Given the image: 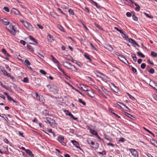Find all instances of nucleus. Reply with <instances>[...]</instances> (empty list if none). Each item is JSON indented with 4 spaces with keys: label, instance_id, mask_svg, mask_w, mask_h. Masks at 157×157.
Instances as JSON below:
<instances>
[{
    "label": "nucleus",
    "instance_id": "nucleus-34",
    "mask_svg": "<svg viewBox=\"0 0 157 157\" xmlns=\"http://www.w3.org/2000/svg\"><path fill=\"white\" fill-rule=\"evenodd\" d=\"M132 56L133 59V60L134 61L136 62L137 60V58L136 56V55L134 54H133L132 55Z\"/></svg>",
    "mask_w": 157,
    "mask_h": 157
},
{
    "label": "nucleus",
    "instance_id": "nucleus-60",
    "mask_svg": "<svg viewBox=\"0 0 157 157\" xmlns=\"http://www.w3.org/2000/svg\"><path fill=\"white\" fill-rule=\"evenodd\" d=\"M146 66V65L145 63H143L141 65V67L142 69H144L145 68Z\"/></svg>",
    "mask_w": 157,
    "mask_h": 157
},
{
    "label": "nucleus",
    "instance_id": "nucleus-6",
    "mask_svg": "<svg viewBox=\"0 0 157 157\" xmlns=\"http://www.w3.org/2000/svg\"><path fill=\"white\" fill-rule=\"evenodd\" d=\"M57 140L63 146L66 145V143L64 142V138L63 136L59 135L58 137Z\"/></svg>",
    "mask_w": 157,
    "mask_h": 157
},
{
    "label": "nucleus",
    "instance_id": "nucleus-46",
    "mask_svg": "<svg viewBox=\"0 0 157 157\" xmlns=\"http://www.w3.org/2000/svg\"><path fill=\"white\" fill-rule=\"evenodd\" d=\"M83 90L85 91L86 92H87L88 91V90H89L88 88L89 87L87 86H84V88H83L82 87Z\"/></svg>",
    "mask_w": 157,
    "mask_h": 157
},
{
    "label": "nucleus",
    "instance_id": "nucleus-17",
    "mask_svg": "<svg viewBox=\"0 0 157 157\" xmlns=\"http://www.w3.org/2000/svg\"><path fill=\"white\" fill-rule=\"evenodd\" d=\"M102 90L103 92L106 95L109 96L110 94V92L109 91H108L106 89L104 88H102Z\"/></svg>",
    "mask_w": 157,
    "mask_h": 157
},
{
    "label": "nucleus",
    "instance_id": "nucleus-9",
    "mask_svg": "<svg viewBox=\"0 0 157 157\" xmlns=\"http://www.w3.org/2000/svg\"><path fill=\"white\" fill-rule=\"evenodd\" d=\"M35 94L37 100L39 101L43 102L44 100L43 97L42 96L39 95L36 92Z\"/></svg>",
    "mask_w": 157,
    "mask_h": 157
},
{
    "label": "nucleus",
    "instance_id": "nucleus-25",
    "mask_svg": "<svg viewBox=\"0 0 157 157\" xmlns=\"http://www.w3.org/2000/svg\"><path fill=\"white\" fill-rule=\"evenodd\" d=\"M28 38L30 40L33 41L34 43H35V44H34V45H36L37 43L36 41V40L35 39L32 37L31 36H28Z\"/></svg>",
    "mask_w": 157,
    "mask_h": 157
},
{
    "label": "nucleus",
    "instance_id": "nucleus-47",
    "mask_svg": "<svg viewBox=\"0 0 157 157\" xmlns=\"http://www.w3.org/2000/svg\"><path fill=\"white\" fill-rule=\"evenodd\" d=\"M22 81L25 83H28V79L27 77H25L24 78Z\"/></svg>",
    "mask_w": 157,
    "mask_h": 157
},
{
    "label": "nucleus",
    "instance_id": "nucleus-29",
    "mask_svg": "<svg viewBox=\"0 0 157 157\" xmlns=\"http://www.w3.org/2000/svg\"><path fill=\"white\" fill-rule=\"evenodd\" d=\"M90 132V133L96 136L98 134L97 132L95 131L92 129H89Z\"/></svg>",
    "mask_w": 157,
    "mask_h": 157
},
{
    "label": "nucleus",
    "instance_id": "nucleus-41",
    "mask_svg": "<svg viewBox=\"0 0 157 157\" xmlns=\"http://www.w3.org/2000/svg\"><path fill=\"white\" fill-rule=\"evenodd\" d=\"M152 82L153 83H154V86H152V87L153 88L157 90V83H156L155 82H154V81H152Z\"/></svg>",
    "mask_w": 157,
    "mask_h": 157
},
{
    "label": "nucleus",
    "instance_id": "nucleus-40",
    "mask_svg": "<svg viewBox=\"0 0 157 157\" xmlns=\"http://www.w3.org/2000/svg\"><path fill=\"white\" fill-rule=\"evenodd\" d=\"M57 27L61 31L63 32L65 31L61 25H57Z\"/></svg>",
    "mask_w": 157,
    "mask_h": 157
},
{
    "label": "nucleus",
    "instance_id": "nucleus-54",
    "mask_svg": "<svg viewBox=\"0 0 157 157\" xmlns=\"http://www.w3.org/2000/svg\"><path fill=\"white\" fill-rule=\"evenodd\" d=\"M37 56L42 59L44 58V57L42 55L39 53H38Z\"/></svg>",
    "mask_w": 157,
    "mask_h": 157
},
{
    "label": "nucleus",
    "instance_id": "nucleus-1",
    "mask_svg": "<svg viewBox=\"0 0 157 157\" xmlns=\"http://www.w3.org/2000/svg\"><path fill=\"white\" fill-rule=\"evenodd\" d=\"M47 86L49 89L50 91L52 92L54 94H56L57 93L58 89L56 85L53 84L48 85Z\"/></svg>",
    "mask_w": 157,
    "mask_h": 157
},
{
    "label": "nucleus",
    "instance_id": "nucleus-32",
    "mask_svg": "<svg viewBox=\"0 0 157 157\" xmlns=\"http://www.w3.org/2000/svg\"><path fill=\"white\" fill-rule=\"evenodd\" d=\"M134 4L136 7L135 8V10L137 11H138L140 10V7L136 3H135Z\"/></svg>",
    "mask_w": 157,
    "mask_h": 157
},
{
    "label": "nucleus",
    "instance_id": "nucleus-5",
    "mask_svg": "<svg viewBox=\"0 0 157 157\" xmlns=\"http://www.w3.org/2000/svg\"><path fill=\"white\" fill-rule=\"evenodd\" d=\"M129 150L133 157H138L139 153L136 150L133 148H130Z\"/></svg>",
    "mask_w": 157,
    "mask_h": 157
},
{
    "label": "nucleus",
    "instance_id": "nucleus-38",
    "mask_svg": "<svg viewBox=\"0 0 157 157\" xmlns=\"http://www.w3.org/2000/svg\"><path fill=\"white\" fill-rule=\"evenodd\" d=\"M30 64L31 63L28 60L25 59V65L26 66L30 65Z\"/></svg>",
    "mask_w": 157,
    "mask_h": 157
},
{
    "label": "nucleus",
    "instance_id": "nucleus-7",
    "mask_svg": "<svg viewBox=\"0 0 157 157\" xmlns=\"http://www.w3.org/2000/svg\"><path fill=\"white\" fill-rule=\"evenodd\" d=\"M24 25L29 31H33V28L32 26L28 22H27L25 23Z\"/></svg>",
    "mask_w": 157,
    "mask_h": 157
},
{
    "label": "nucleus",
    "instance_id": "nucleus-63",
    "mask_svg": "<svg viewBox=\"0 0 157 157\" xmlns=\"http://www.w3.org/2000/svg\"><path fill=\"white\" fill-rule=\"evenodd\" d=\"M132 70L134 73H136L137 72V70L136 69L133 67H132L131 68Z\"/></svg>",
    "mask_w": 157,
    "mask_h": 157
},
{
    "label": "nucleus",
    "instance_id": "nucleus-50",
    "mask_svg": "<svg viewBox=\"0 0 157 157\" xmlns=\"http://www.w3.org/2000/svg\"><path fill=\"white\" fill-rule=\"evenodd\" d=\"M5 67L6 69L7 70H8L9 71L11 72V69H10V67H9V66L8 65H7V64H5Z\"/></svg>",
    "mask_w": 157,
    "mask_h": 157
},
{
    "label": "nucleus",
    "instance_id": "nucleus-3",
    "mask_svg": "<svg viewBox=\"0 0 157 157\" xmlns=\"http://www.w3.org/2000/svg\"><path fill=\"white\" fill-rule=\"evenodd\" d=\"M46 119L51 127H54L55 126L56 122L54 120L49 117H46Z\"/></svg>",
    "mask_w": 157,
    "mask_h": 157
},
{
    "label": "nucleus",
    "instance_id": "nucleus-13",
    "mask_svg": "<svg viewBox=\"0 0 157 157\" xmlns=\"http://www.w3.org/2000/svg\"><path fill=\"white\" fill-rule=\"evenodd\" d=\"M127 40H128L130 43H131L133 44H135L138 47L139 46L138 44L136 41H135L132 38H128V39Z\"/></svg>",
    "mask_w": 157,
    "mask_h": 157
},
{
    "label": "nucleus",
    "instance_id": "nucleus-20",
    "mask_svg": "<svg viewBox=\"0 0 157 157\" xmlns=\"http://www.w3.org/2000/svg\"><path fill=\"white\" fill-rule=\"evenodd\" d=\"M51 56L52 57V60L54 63H56L58 65L60 64V63L55 58H54L52 55H51Z\"/></svg>",
    "mask_w": 157,
    "mask_h": 157
},
{
    "label": "nucleus",
    "instance_id": "nucleus-16",
    "mask_svg": "<svg viewBox=\"0 0 157 157\" xmlns=\"http://www.w3.org/2000/svg\"><path fill=\"white\" fill-rule=\"evenodd\" d=\"M25 152L32 157H33L34 155L33 154L32 151L30 150L27 149L25 151Z\"/></svg>",
    "mask_w": 157,
    "mask_h": 157
},
{
    "label": "nucleus",
    "instance_id": "nucleus-21",
    "mask_svg": "<svg viewBox=\"0 0 157 157\" xmlns=\"http://www.w3.org/2000/svg\"><path fill=\"white\" fill-rule=\"evenodd\" d=\"M97 76L99 78H106L107 77L104 74L101 73V72H98V75H97Z\"/></svg>",
    "mask_w": 157,
    "mask_h": 157
},
{
    "label": "nucleus",
    "instance_id": "nucleus-22",
    "mask_svg": "<svg viewBox=\"0 0 157 157\" xmlns=\"http://www.w3.org/2000/svg\"><path fill=\"white\" fill-rule=\"evenodd\" d=\"M57 67L59 70L63 73V75L64 76H66L67 78H70V77L66 74L65 73V72H64L63 70L62 69H61L58 66Z\"/></svg>",
    "mask_w": 157,
    "mask_h": 157
},
{
    "label": "nucleus",
    "instance_id": "nucleus-33",
    "mask_svg": "<svg viewBox=\"0 0 157 157\" xmlns=\"http://www.w3.org/2000/svg\"><path fill=\"white\" fill-rule=\"evenodd\" d=\"M2 71L3 72L4 75L5 76H7L8 77L10 75V74L8 73L5 70H2Z\"/></svg>",
    "mask_w": 157,
    "mask_h": 157
},
{
    "label": "nucleus",
    "instance_id": "nucleus-59",
    "mask_svg": "<svg viewBox=\"0 0 157 157\" xmlns=\"http://www.w3.org/2000/svg\"><path fill=\"white\" fill-rule=\"evenodd\" d=\"M69 116L71 117V118H72L73 120H76L77 119V118L76 117H75L71 113L70 115Z\"/></svg>",
    "mask_w": 157,
    "mask_h": 157
},
{
    "label": "nucleus",
    "instance_id": "nucleus-23",
    "mask_svg": "<svg viewBox=\"0 0 157 157\" xmlns=\"http://www.w3.org/2000/svg\"><path fill=\"white\" fill-rule=\"evenodd\" d=\"M2 52L4 54L6 57L10 56L6 52V50L4 48H3L2 49Z\"/></svg>",
    "mask_w": 157,
    "mask_h": 157
},
{
    "label": "nucleus",
    "instance_id": "nucleus-55",
    "mask_svg": "<svg viewBox=\"0 0 157 157\" xmlns=\"http://www.w3.org/2000/svg\"><path fill=\"white\" fill-rule=\"evenodd\" d=\"M40 72L42 74H43L44 75H45L46 74V72L44 71V70H41L40 71Z\"/></svg>",
    "mask_w": 157,
    "mask_h": 157
},
{
    "label": "nucleus",
    "instance_id": "nucleus-64",
    "mask_svg": "<svg viewBox=\"0 0 157 157\" xmlns=\"http://www.w3.org/2000/svg\"><path fill=\"white\" fill-rule=\"evenodd\" d=\"M125 141V139L123 137L121 138L119 140V141L121 142H124Z\"/></svg>",
    "mask_w": 157,
    "mask_h": 157
},
{
    "label": "nucleus",
    "instance_id": "nucleus-45",
    "mask_svg": "<svg viewBox=\"0 0 157 157\" xmlns=\"http://www.w3.org/2000/svg\"><path fill=\"white\" fill-rule=\"evenodd\" d=\"M144 14L145 15V16H146L148 18H153V17L152 16H151V15L149 16L148 14H147V13L145 12L144 13Z\"/></svg>",
    "mask_w": 157,
    "mask_h": 157
},
{
    "label": "nucleus",
    "instance_id": "nucleus-26",
    "mask_svg": "<svg viewBox=\"0 0 157 157\" xmlns=\"http://www.w3.org/2000/svg\"><path fill=\"white\" fill-rule=\"evenodd\" d=\"M12 11L13 13L16 15H20V13L19 11L13 8L12 10Z\"/></svg>",
    "mask_w": 157,
    "mask_h": 157
},
{
    "label": "nucleus",
    "instance_id": "nucleus-27",
    "mask_svg": "<svg viewBox=\"0 0 157 157\" xmlns=\"http://www.w3.org/2000/svg\"><path fill=\"white\" fill-rule=\"evenodd\" d=\"M151 144L154 146L157 147V142L153 139L151 140Z\"/></svg>",
    "mask_w": 157,
    "mask_h": 157
},
{
    "label": "nucleus",
    "instance_id": "nucleus-11",
    "mask_svg": "<svg viewBox=\"0 0 157 157\" xmlns=\"http://www.w3.org/2000/svg\"><path fill=\"white\" fill-rule=\"evenodd\" d=\"M111 84L112 86L111 90L115 93H118L119 91V90L118 87L116 86L113 83H111Z\"/></svg>",
    "mask_w": 157,
    "mask_h": 157
},
{
    "label": "nucleus",
    "instance_id": "nucleus-30",
    "mask_svg": "<svg viewBox=\"0 0 157 157\" xmlns=\"http://www.w3.org/2000/svg\"><path fill=\"white\" fill-rule=\"evenodd\" d=\"M87 143L89 145L91 144L93 146L95 144L94 142L89 139H87Z\"/></svg>",
    "mask_w": 157,
    "mask_h": 157
},
{
    "label": "nucleus",
    "instance_id": "nucleus-35",
    "mask_svg": "<svg viewBox=\"0 0 157 157\" xmlns=\"http://www.w3.org/2000/svg\"><path fill=\"white\" fill-rule=\"evenodd\" d=\"M137 54L138 56H140L142 58H144L145 57V55L140 52H137Z\"/></svg>",
    "mask_w": 157,
    "mask_h": 157
},
{
    "label": "nucleus",
    "instance_id": "nucleus-4",
    "mask_svg": "<svg viewBox=\"0 0 157 157\" xmlns=\"http://www.w3.org/2000/svg\"><path fill=\"white\" fill-rule=\"evenodd\" d=\"M8 30L9 32L13 35H15L16 34L17 30L14 26L12 25H10Z\"/></svg>",
    "mask_w": 157,
    "mask_h": 157
},
{
    "label": "nucleus",
    "instance_id": "nucleus-24",
    "mask_svg": "<svg viewBox=\"0 0 157 157\" xmlns=\"http://www.w3.org/2000/svg\"><path fill=\"white\" fill-rule=\"evenodd\" d=\"M2 21L4 25H7L10 23V22L6 18H4L2 20Z\"/></svg>",
    "mask_w": 157,
    "mask_h": 157
},
{
    "label": "nucleus",
    "instance_id": "nucleus-61",
    "mask_svg": "<svg viewBox=\"0 0 157 157\" xmlns=\"http://www.w3.org/2000/svg\"><path fill=\"white\" fill-rule=\"evenodd\" d=\"M64 112L67 115H68L69 116L71 114V113L69 112L68 110H65L64 111Z\"/></svg>",
    "mask_w": 157,
    "mask_h": 157
},
{
    "label": "nucleus",
    "instance_id": "nucleus-10",
    "mask_svg": "<svg viewBox=\"0 0 157 157\" xmlns=\"http://www.w3.org/2000/svg\"><path fill=\"white\" fill-rule=\"evenodd\" d=\"M71 142L74 145L75 147L77 148H78L82 151H83L79 147V144L77 142L74 140H72L71 141Z\"/></svg>",
    "mask_w": 157,
    "mask_h": 157
},
{
    "label": "nucleus",
    "instance_id": "nucleus-56",
    "mask_svg": "<svg viewBox=\"0 0 157 157\" xmlns=\"http://www.w3.org/2000/svg\"><path fill=\"white\" fill-rule=\"evenodd\" d=\"M148 72L151 74H153L155 72V70L151 68L149 70Z\"/></svg>",
    "mask_w": 157,
    "mask_h": 157
},
{
    "label": "nucleus",
    "instance_id": "nucleus-48",
    "mask_svg": "<svg viewBox=\"0 0 157 157\" xmlns=\"http://www.w3.org/2000/svg\"><path fill=\"white\" fill-rule=\"evenodd\" d=\"M68 12L71 15H74V12L73 10L71 9H69L68 10Z\"/></svg>",
    "mask_w": 157,
    "mask_h": 157
},
{
    "label": "nucleus",
    "instance_id": "nucleus-53",
    "mask_svg": "<svg viewBox=\"0 0 157 157\" xmlns=\"http://www.w3.org/2000/svg\"><path fill=\"white\" fill-rule=\"evenodd\" d=\"M132 17L133 19L135 21H137L138 20V18L134 15L132 16Z\"/></svg>",
    "mask_w": 157,
    "mask_h": 157
},
{
    "label": "nucleus",
    "instance_id": "nucleus-49",
    "mask_svg": "<svg viewBox=\"0 0 157 157\" xmlns=\"http://www.w3.org/2000/svg\"><path fill=\"white\" fill-rule=\"evenodd\" d=\"M75 63L79 67H81L82 66V64L80 62L76 61Z\"/></svg>",
    "mask_w": 157,
    "mask_h": 157
},
{
    "label": "nucleus",
    "instance_id": "nucleus-62",
    "mask_svg": "<svg viewBox=\"0 0 157 157\" xmlns=\"http://www.w3.org/2000/svg\"><path fill=\"white\" fill-rule=\"evenodd\" d=\"M108 49L109 50V51H112L113 50V48L111 46L108 45Z\"/></svg>",
    "mask_w": 157,
    "mask_h": 157
},
{
    "label": "nucleus",
    "instance_id": "nucleus-31",
    "mask_svg": "<svg viewBox=\"0 0 157 157\" xmlns=\"http://www.w3.org/2000/svg\"><path fill=\"white\" fill-rule=\"evenodd\" d=\"M46 131L48 132L49 133H51L52 134L53 136L54 137L55 136V135L54 132H52V129L51 128H47L46 130Z\"/></svg>",
    "mask_w": 157,
    "mask_h": 157
},
{
    "label": "nucleus",
    "instance_id": "nucleus-37",
    "mask_svg": "<svg viewBox=\"0 0 157 157\" xmlns=\"http://www.w3.org/2000/svg\"><path fill=\"white\" fill-rule=\"evenodd\" d=\"M151 55L154 57H157V54L153 51H151Z\"/></svg>",
    "mask_w": 157,
    "mask_h": 157
},
{
    "label": "nucleus",
    "instance_id": "nucleus-15",
    "mask_svg": "<svg viewBox=\"0 0 157 157\" xmlns=\"http://www.w3.org/2000/svg\"><path fill=\"white\" fill-rule=\"evenodd\" d=\"M90 2L92 4H93L94 6H95L97 7V8L98 9L100 8L101 6L98 5L97 2L94 1L93 0H90Z\"/></svg>",
    "mask_w": 157,
    "mask_h": 157
},
{
    "label": "nucleus",
    "instance_id": "nucleus-28",
    "mask_svg": "<svg viewBox=\"0 0 157 157\" xmlns=\"http://www.w3.org/2000/svg\"><path fill=\"white\" fill-rule=\"evenodd\" d=\"M121 36L124 38L125 40H127L128 39V36L126 35L123 32L121 34Z\"/></svg>",
    "mask_w": 157,
    "mask_h": 157
},
{
    "label": "nucleus",
    "instance_id": "nucleus-44",
    "mask_svg": "<svg viewBox=\"0 0 157 157\" xmlns=\"http://www.w3.org/2000/svg\"><path fill=\"white\" fill-rule=\"evenodd\" d=\"M84 56L86 58L90 60V61H91V59L89 58V55L87 53H85L84 54Z\"/></svg>",
    "mask_w": 157,
    "mask_h": 157
},
{
    "label": "nucleus",
    "instance_id": "nucleus-18",
    "mask_svg": "<svg viewBox=\"0 0 157 157\" xmlns=\"http://www.w3.org/2000/svg\"><path fill=\"white\" fill-rule=\"evenodd\" d=\"M87 92L86 94L89 96L91 98L94 97L93 92L92 91L89 90Z\"/></svg>",
    "mask_w": 157,
    "mask_h": 157
},
{
    "label": "nucleus",
    "instance_id": "nucleus-52",
    "mask_svg": "<svg viewBox=\"0 0 157 157\" xmlns=\"http://www.w3.org/2000/svg\"><path fill=\"white\" fill-rule=\"evenodd\" d=\"M3 9L6 12H9V9L7 7H4Z\"/></svg>",
    "mask_w": 157,
    "mask_h": 157
},
{
    "label": "nucleus",
    "instance_id": "nucleus-2",
    "mask_svg": "<svg viewBox=\"0 0 157 157\" xmlns=\"http://www.w3.org/2000/svg\"><path fill=\"white\" fill-rule=\"evenodd\" d=\"M63 65L65 67L67 68L68 69H72V68H70V67H74V69L73 70V71H76L78 70V69L74 65H72L71 63L67 62H63Z\"/></svg>",
    "mask_w": 157,
    "mask_h": 157
},
{
    "label": "nucleus",
    "instance_id": "nucleus-57",
    "mask_svg": "<svg viewBox=\"0 0 157 157\" xmlns=\"http://www.w3.org/2000/svg\"><path fill=\"white\" fill-rule=\"evenodd\" d=\"M90 46H91V48L94 49V50H95V51H97V49L91 43H90Z\"/></svg>",
    "mask_w": 157,
    "mask_h": 157
},
{
    "label": "nucleus",
    "instance_id": "nucleus-58",
    "mask_svg": "<svg viewBox=\"0 0 157 157\" xmlns=\"http://www.w3.org/2000/svg\"><path fill=\"white\" fill-rule=\"evenodd\" d=\"M100 94L103 98H105V99H107V98L104 95V94L102 93L101 91H100L99 92Z\"/></svg>",
    "mask_w": 157,
    "mask_h": 157
},
{
    "label": "nucleus",
    "instance_id": "nucleus-39",
    "mask_svg": "<svg viewBox=\"0 0 157 157\" xmlns=\"http://www.w3.org/2000/svg\"><path fill=\"white\" fill-rule=\"evenodd\" d=\"M8 77L10 78L13 82H15L16 81V79L14 77L11 76L10 75Z\"/></svg>",
    "mask_w": 157,
    "mask_h": 157
},
{
    "label": "nucleus",
    "instance_id": "nucleus-51",
    "mask_svg": "<svg viewBox=\"0 0 157 157\" xmlns=\"http://www.w3.org/2000/svg\"><path fill=\"white\" fill-rule=\"evenodd\" d=\"M127 94L128 95V97H129V98H130L132 100H135V98H134L133 96H132V95H131V94H129L128 93Z\"/></svg>",
    "mask_w": 157,
    "mask_h": 157
},
{
    "label": "nucleus",
    "instance_id": "nucleus-43",
    "mask_svg": "<svg viewBox=\"0 0 157 157\" xmlns=\"http://www.w3.org/2000/svg\"><path fill=\"white\" fill-rule=\"evenodd\" d=\"M78 101L80 103H81L83 105H86V103L85 102L82 100L81 99L79 98L78 100Z\"/></svg>",
    "mask_w": 157,
    "mask_h": 157
},
{
    "label": "nucleus",
    "instance_id": "nucleus-14",
    "mask_svg": "<svg viewBox=\"0 0 157 157\" xmlns=\"http://www.w3.org/2000/svg\"><path fill=\"white\" fill-rule=\"evenodd\" d=\"M90 2L92 4H93L94 6H95L97 7V8L98 9L100 8L101 6L98 5L97 2L94 1L93 0H90Z\"/></svg>",
    "mask_w": 157,
    "mask_h": 157
},
{
    "label": "nucleus",
    "instance_id": "nucleus-12",
    "mask_svg": "<svg viewBox=\"0 0 157 157\" xmlns=\"http://www.w3.org/2000/svg\"><path fill=\"white\" fill-rule=\"evenodd\" d=\"M118 59L122 61L123 62L125 63V62H124V60L128 63V62L127 59L125 58L124 56L122 55H119V57Z\"/></svg>",
    "mask_w": 157,
    "mask_h": 157
},
{
    "label": "nucleus",
    "instance_id": "nucleus-36",
    "mask_svg": "<svg viewBox=\"0 0 157 157\" xmlns=\"http://www.w3.org/2000/svg\"><path fill=\"white\" fill-rule=\"evenodd\" d=\"M27 48L31 52L34 51L33 48L30 45H27Z\"/></svg>",
    "mask_w": 157,
    "mask_h": 157
},
{
    "label": "nucleus",
    "instance_id": "nucleus-42",
    "mask_svg": "<svg viewBox=\"0 0 157 157\" xmlns=\"http://www.w3.org/2000/svg\"><path fill=\"white\" fill-rule=\"evenodd\" d=\"M125 114L128 117L131 118H132V117H133V116L131 114L128 113H127L125 112Z\"/></svg>",
    "mask_w": 157,
    "mask_h": 157
},
{
    "label": "nucleus",
    "instance_id": "nucleus-8",
    "mask_svg": "<svg viewBox=\"0 0 157 157\" xmlns=\"http://www.w3.org/2000/svg\"><path fill=\"white\" fill-rule=\"evenodd\" d=\"M42 115L45 116H52V115L49 113V112L46 109H44L42 111Z\"/></svg>",
    "mask_w": 157,
    "mask_h": 157
},
{
    "label": "nucleus",
    "instance_id": "nucleus-19",
    "mask_svg": "<svg viewBox=\"0 0 157 157\" xmlns=\"http://www.w3.org/2000/svg\"><path fill=\"white\" fill-rule=\"evenodd\" d=\"M104 138L106 140L109 141L110 142H112L113 140L109 136H107L105 134H103Z\"/></svg>",
    "mask_w": 157,
    "mask_h": 157
}]
</instances>
